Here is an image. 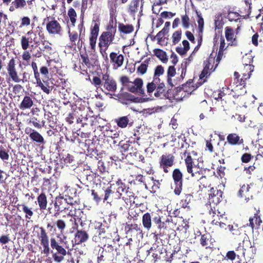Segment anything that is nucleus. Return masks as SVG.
<instances>
[{
	"instance_id": "nucleus-55",
	"label": "nucleus",
	"mask_w": 263,
	"mask_h": 263,
	"mask_svg": "<svg viewBox=\"0 0 263 263\" xmlns=\"http://www.w3.org/2000/svg\"><path fill=\"white\" fill-rule=\"evenodd\" d=\"M22 58L23 61V64L25 66H27L29 64V62L31 58V54L29 53V51L25 50L22 54Z\"/></svg>"
},
{
	"instance_id": "nucleus-21",
	"label": "nucleus",
	"mask_w": 263,
	"mask_h": 263,
	"mask_svg": "<svg viewBox=\"0 0 263 263\" xmlns=\"http://www.w3.org/2000/svg\"><path fill=\"white\" fill-rule=\"evenodd\" d=\"M75 231L76 232L74 235V239L72 240V248L77 245L86 242L89 238V235L86 231L83 230H79L78 229Z\"/></svg>"
},
{
	"instance_id": "nucleus-26",
	"label": "nucleus",
	"mask_w": 263,
	"mask_h": 263,
	"mask_svg": "<svg viewBox=\"0 0 263 263\" xmlns=\"http://www.w3.org/2000/svg\"><path fill=\"white\" fill-rule=\"evenodd\" d=\"M66 194L64 198L65 203L68 205L77 204V191L76 189L69 188L66 191Z\"/></svg>"
},
{
	"instance_id": "nucleus-33",
	"label": "nucleus",
	"mask_w": 263,
	"mask_h": 263,
	"mask_svg": "<svg viewBox=\"0 0 263 263\" xmlns=\"http://www.w3.org/2000/svg\"><path fill=\"white\" fill-rule=\"evenodd\" d=\"M17 211H23L25 215V217L26 219H30L33 216L34 213L32 210V208L29 207L26 204H17L15 205Z\"/></svg>"
},
{
	"instance_id": "nucleus-35",
	"label": "nucleus",
	"mask_w": 263,
	"mask_h": 263,
	"mask_svg": "<svg viewBox=\"0 0 263 263\" xmlns=\"http://www.w3.org/2000/svg\"><path fill=\"white\" fill-rule=\"evenodd\" d=\"M26 6L25 0H13L9 8L10 12H13L17 9H23Z\"/></svg>"
},
{
	"instance_id": "nucleus-32",
	"label": "nucleus",
	"mask_w": 263,
	"mask_h": 263,
	"mask_svg": "<svg viewBox=\"0 0 263 263\" xmlns=\"http://www.w3.org/2000/svg\"><path fill=\"white\" fill-rule=\"evenodd\" d=\"M36 202L40 210L44 211L47 209L48 200L46 192L42 191L37 197Z\"/></svg>"
},
{
	"instance_id": "nucleus-57",
	"label": "nucleus",
	"mask_w": 263,
	"mask_h": 263,
	"mask_svg": "<svg viewBox=\"0 0 263 263\" xmlns=\"http://www.w3.org/2000/svg\"><path fill=\"white\" fill-rule=\"evenodd\" d=\"M193 81L190 80L185 84L182 85V89L185 92H191L194 90Z\"/></svg>"
},
{
	"instance_id": "nucleus-25",
	"label": "nucleus",
	"mask_w": 263,
	"mask_h": 263,
	"mask_svg": "<svg viewBox=\"0 0 263 263\" xmlns=\"http://www.w3.org/2000/svg\"><path fill=\"white\" fill-rule=\"evenodd\" d=\"M201 235L200 238V244L202 247H205L206 249L214 248V239L212 238L211 235L209 232H205L202 234L200 232Z\"/></svg>"
},
{
	"instance_id": "nucleus-15",
	"label": "nucleus",
	"mask_w": 263,
	"mask_h": 263,
	"mask_svg": "<svg viewBox=\"0 0 263 263\" xmlns=\"http://www.w3.org/2000/svg\"><path fill=\"white\" fill-rule=\"evenodd\" d=\"M102 80V85L106 90L112 92H115L117 90V82L108 74L106 73L103 74Z\"/></svg>"
},
{
	"instance_id": "nucleus-11",
	"label": "nucleus",
	"mask_w": 263,
	"mask_h": 263,
	"mask_svg": "<svg viewBox=\"0 0 263 263\" xmlns=\"http://www.w3.org/2000/svg\"><path fill=\"white\" fill-rule=\"evenodd\" d=\"M175 157L172 153H165L162 155L159 158V163L160 168L163 172L168 173L169 168L175 164Z\"/></svg>"
},
{
	"instance_id": "nucleus-20",
	"label": "nucleus",
	"mask_w": 263,
	"mask_h": 263,
	"mask_svg": "<svg viewBox=\"0 0 263 263\" xmlns=\"http://www.w3.org/2000/svg\"><path fill=\"white\" fill-rule=\"evenodd\" d=\"M114 121L119 127L121 128H125L127 126L132 127L134 123V120L132 119V117L130 114L117 118L114 119Z\"/></svg>"
},
{
	"instance_id": "nucleus-53",
	"label": "nucleus",
	"mask_w": 263,
	"mask_h": 263,
	"mask_svg": "<svg viewBox=\"0 0 263 263\" xmlns=\"http://www.w3.org/2000/svg\"><path fill=\"white\" fill-rule=\"evenodd\" d=\"M182 35V31L180 29L175 31L172 34V42L174 45L178 44L181 39Z\"/></svg>"
},
{
	"instance_id": "nucleus-46",
	"label": "nucleus",
	"mask_w": 263,
	"mask_h": 263,
	"mask_svg": "<svg viewBox=\"0 0 263 263\" xmlns=\"http://www.w3.org/2000/svg\"><path fill=\"white\" fill-rule=\"evenodd\" d=\"M70 43L72 46L76 47L77 41L78 42L79 38V34L76 31L71 32L70 30L68 31Z\"/></svg>"
},
{
	"instance_id": "nucleus-39",
	"label": "nucleus",
	"mask_w": 263,
	"mask_h": 263,
	"mask_svg": "<svg viewBox=\"0 0 263 263\" xmlns=\"http://www.w3.org/2000/svg\"><path fill=\"white\" fill-rule=\"evenodd\" d=\"M119 31L124 34H129L133 32L134 27L132 25L119 23L118 25Z\"/></svg>"
},
{
	"instance_id": "nucleus-52",
	"label": "nucleus",
	"mask_w": 263,
	"mask_h": 263,
	"mask_svg": "<svg viewBox=\"0 0 263 263\" xmlns=\"http://www.w3.org/2000/svg\"><path fill=\"white\" fill-rule=\"evenodd\" d=\"M148 65V60L146 59L137 68V72L141 75L145 74L147 71Z\"/></svg>"
},
{
	"instance_id": "nucleus-6",
	"label": "nucleus",
	"mask_w": 263,
	"mask_h": 263,
	"mask_svg": "<svg viewBox=\"0 0 263 263\" xmlns=\"http://www.w3.org/2000/svg\"><path fill=\"white\" fill-rule=\"evenodd\" d=\"M117 184L119 186L117 189V192L120 193V196L122 197V199L127 205H132L135 204V199L136 197L135 196V194L131 190L129 187L126 188L125 184L122 183L121 180L117 181ZM136 205H138V204L136 203Z\"/></svg>"
},
{
	"instance_id": "nucleus-60",
	"label": "nucleus",
	"mask_w": 263,
	"mask_h": 263,
	"mask_svg": "<svg viewBox=\"0 0 263 263\" xmlns=\"http://www.w3.org/2000/svg\"><path fill=\"white\" fill-rule=\"evenodd\" d=\"M181 23L183 28L186 29L190 26V20L189 16L185 14L181 15Z\"/></svg>"
},
{
	"instance_id": "nucleus-49",
	"label": "nucleus",
	"mask_w": 263,
	"mask_h": 263,
	"mask_svg": "<svg viewBox=\"0 0 263 263\" xmlns=\"http://www.w3.org/2000/svg\"><path fill=\"white\" fill-rule=\"evenodd\" d=\"M224 24V22L222 17V13H219L215 15L214 20V26L215 29H221Z\"/></svg>"
},
{
	"instance_id": "nucleus-61",
	"label": "nucleus",
	"mask_w": 263,
	"mask_h": 263,
	"mask_svg": "<svg viewBox=\"0 0 263 263\" xmlns=\"http://www.w3.org/2000/svg\"><path fill=\"white\" fill-rule=\"evenodd\" d=\"M68 15L70 18V20L72 24L74 25L76 22L77 13L73 8H70L69 9L68 11Z\"/></svg>"
},
{
	"instance_id": "nucleus-34",
	"label": "nucleus",
	"mask_w": 263,
	"mask_h": 263,
	"mask_svg": "<svg viewBox=\"0 0 263 263\" xmlns=\"http://www.w3.org/2000/svg\"><path fill=\"white\" fill-rule=\"evenodd\" d=\"M33 105V98L29 96H25L18 106L21 110H24L31 108Z\"/></svg>"
},
{
	"instance_id": "nucleus-63",
	"label": "nucleus",
	"mask_w": 263,
	"mask_h": 263,
	"mask_svg": "<svg viewBox=\"0 0 263 263\" xmlns=\"http://www.w3.org/2000/svg\"><path fill=\"white\" fill-rule=\"evenodd\" d=\"M29 40L27 39L26 35H23L21 39V45L22 49L24 50H27L30 46V44L29 43Z\"/></svg>"
},
{
	"instance_id": "nucleus-1",
	"label": "nucleus",
	"mask_w": 263,
	"mask_h": 263,
	"mask_svg": "<svg viewBox=\"0 0 263 263\" xmlns=\"http://www.w3.org/2000/svg\"><path fill=\"white\" fill-rule=\"evenodd\" d=\"M152 219L157 226V230L152 233L154 237L156 239L158 237H164L165 238L169 237V231L171 230L170 225L172 224V221L167 218L165 221L162 222L160 215L152 217L150 213L146 212L142 216V222L143 227L147 230H149L152 228Z\"/></svg>"
},
{
	"instance_id": "nucleus-14",
	"label": "nucleus",
	"mask_w": 263,
	"mask_h": 263,
	"mask_svg": "<svg viewBox=\"0 0 263 263\" xmlns=\"http://www.w3.org/2000/svg\"><path fill=\"white\" fill-rule=\"evenodd\" d=\"M143 0H132L127 7V12L132 16H135L138 13V16L143 15L144 6Z\"/></svg>"
},
{
	"instance_id": "nucleus-27",
	"label": "nucleus",
	"mask_w": 263,
	"mask_h": 263,
	"mask_svg": "<svg viewBox=\"0 0 263 263\" xmlns=\"http://www.w3.org/2000/svg\"><path fill=\"white\" fill-rule=\"evenodd\" d=\"M254 192L249 185H242L238 192V195L248 202L250 199H252Z\"/></svg>"
},
{
	"instance_id": "nucleus-8",
	"label": "nucleus",
	"mask_w": 263,
	"mask_h": 263,
	"mask_svg": "<svg viewBox=\"0 0 263 263\" xmlns=\"http://www.w3.org/2000/svg\"><path fill=\"white\" fill-rule=\"evenodd\" d=\"M45 22L46 30L49 34L62 35L63 28L60 23L54 17H47L44 20V23Z\"/></svg>"
},
{
	"instance_id": "nucleus-50",
	"label": "nucleus",
	"mask_w": 263,
	"mask_h": 263,
	"mask_svg": "<svg viewBox=\"0 0 263 263\" xmlns=\"http://www.w3.org/2000/svg\"><path fill=\"white\" fill-rule=\"evenodd\" d=\"M193 195L191 194H186L183 198L180 200V204L183 208L185 209L189 207V204L190 203Z\"/></svg>"
},
{
	"instance_id": "nucleus-36",
	"label": "nucleus",
	"mask_w": 263,
	"mask_h": 263,
	"mask_svg": "<svg viewBox=\"0 0 263 263\" xmlns=\"http://www.w3.org/2000/svg\"><path fill=\"white\" fill-rule=\"evenodd\" d=\"M228 142L232 145H239L243 142L242 139H240V137L235 133L230 134L227 137Z\"/></svg>"
},
{
	"instance_id": "nucleus-40",
	"label": "nucleus",
	"mask_w": 263,
	"mask_h": 263,
	"mask_svg": "<svg viewBox=\"0 0 263 263\" xmlns=\"http://www.w3.org/2000/svg\"><path fill=\"white\" fill-rule=\"evenodd\" d=\"M153 51L155 55H156L162 62L165 63L167 62L168 58L165 51L159 48L155 49Z\"/></svg>"
},
{
	"instance_id": "nucleus-59",
	"label": "nucleus",
	"mask_w": 263,
	"mask_h": 263,
	"mask_svg": "<svg viewBox=\"0 0 263 263\" xmlns=\"http://www.w3.org/2000/svg\"><path fill=\"white\" fill-rule=\"evenodd\" d=\"M45 116H47V120L49 123V126L50 127L53 128L55 125L56 121H54V116L52 114V113L48 112L47 114H44Z\"/></svg>"
},
{
	"instance_id": "nucleus-37",
	"label": "nucleus",
	"mask_w": 263,
	"mask_h": 263,
	"mask_svg": "<svg viewBox=\"0 0 263 263\" xmlns=\"http://www.w3.org/2000/svg\"><path fill=\"white\" fill-rule=\"evenodd\" d=\"M234 83H235L236 84V88H238L239 86H242L243 89L240 88L242 90V93H246V90L244 88L246 86L247 80H243L244 81L243 83H245V84H242V83L240 82V81L241 80H242L243 78L242 76L241 78H240V74L238 72L235 71L234 73Z\"/></svg>"
},
{
	"instance_id": "nucleus-17",
	"label": "nucleus",
	"mask_w": 263,
	"mask_h": 263,
	"mask_svg": "<svg viewBox=\"0 0 263 263\" xmlns=\"http://www.w3.org/2000/svg\"><path fill=\"white\" fill-rule=\"evenodd\" d=\"M133 85L128 86V90L134 93H138L141 96H145V91L143 88V82L142 79L137 78L135 79Z\"/></svg>"
},
{
	"instance_id": "nucleus-28",
	"label": "nucleus",
	"mask_w": 263,
	"mask_h": 263,
	"mask_svg": "<svg viewBox=\"0 0 263 263\" xmlns=\"http://www.w3.org/2000/svg\"><path fill=\"white\" fill-rule=\"evenodd\" d=\"M110 63L112 64L115 68L120 67L123 64L124 58L122 54L112 52L109 54Z\"/></svg>"
},
{
	"instance_id": "nucleus-43",
	"label": "nucleus",
	"mask_w": 263,
	"mask_h": 263,
	"mask_svg": "<svg viewBox=\"0 0 263 263\" xmlns=\"http://www.w3.org/2000/svg\"><path fill=\"white\" fill-rule=\"evenodd\" d=\"M228 229L231 234L234 236V238L240 236L241 234V229L237 225H228Z\"/></svg>"
},
{
	"instance_id": "nucleus-10",
	"label": "nucleus",
	"mask_w": 263,
	"mask_h": 263,
	"mask_svg": "<svg viewBox=\"0 0 263 263\" xmlns=\"http://www.w3.org/2000/svg\"><path fill=\"white\" fill-rule=\"evenodd\" d=\"M15 60L14 58L10 59L7 63L6 69L8 72V78L7 81H12L14 83H18L21 80V78L18 74Z\"/></svg>"
},
{
	"instance_id": "nucleus-2",
	"label": "nucleus",
	"mask_w": 263,
	"mask_h": 263,
	"mask_svg": "<svg viewBox=\"0 0 263 263\" xmlns=\"http://www.w3.org/2000/svg\"><path fill=\"white\" fill-rule=\"evenodd\" d=\"M50 246L52 250L55 251L52 253V258L57 263H60L64 260L67 254H69L73 248L70 249L67 241L62 240L59 242L55 238L50 239Z\"/></svg>"
},
{
	"instance_id": "nucleus-12",
	"label": "nucleus",
	"mask_w": 263,
	"mask_h": 263,
	"mask_svg": "<svg viewBox=\"0 0 263 263\" xmlns=\"http://www.w3.org/2000/svg\"><path fill=\"white\" fill-rule=\"evenodd\" d=\"M246 57H243L242 66L239 69L240 74L242 76V80H248L251 75V73L254 70V66L251 63L253 62L252 58H248V63L246 61ZM243 80H241L240 82L243 83ZM243 83H242L243 84Z\"/></svg>"
},
{
	"instance_id": "nucleus-56",
	"label": "nucleus",
	"mask_w": 263,
	"mask_h": 263,
	"mask_svg": "<svg viewBox=\"0 0 263 263\" xmlns=\"http://www.w3.org/2000/svg\"><path fill=\"white\" fill-rule=\"evenodd\" d=\"M239 16L240 14L236 12L229 11L228 12L227 18L230 22H237L239 19Z\"/></svg>"
},
{
	"instance_id": "nucleus-13",
	"label": "nucleus",
	"mask_w": 263,
	"mask_h": 263,
	"mask_svg": "<svg viewBox=\"0 0 263 263\" xmlns=\"http://www.w3.org/2000/svg\"><path fill=\"white\" fill-rule=\"evenodd\" d=\"M39 232L37 233V237L40 240L41 245L43 247V253L48 255L50 253L49 237L44 228L39 227Z\"/></svg>"
},
{
	"instance_id": "nucleus-24",
	"label": "nucleus",
	"mask_w": 263,
	"mask_h": 263,
	"mask_svg": "<svg viewBox=\"0 0 263 263\" xmlns=\"http://www.w3.org/2000/svg\"><path fill=\"white\" fill-rule=\"evenodd\" d=\"M65 202L64 197L61 195L57 196L54 200V216L57 217L62 212L66 211V206H64Z\"/></svg>"
},
{
	"instance_id": "nucleus-44",
	"label": "nucleus",
	"mask_w": 263,
	"mask_h": 263,
	"mask_svg": "<svg viewBox=\"0 0 263 263\" xmlns=\"http://www.w3.org/2000/svg\"><path fill=\"white\" fill-rule=\"evenodd\" d=\"M176 68L174 66H170L167 71V81L168 84L171 86H173L172 78L176 74Z\"/></svg>"
},
{
	"instance_id": "nucleus-5",
	"label": "nucleus",
	"mask_w": 263,
	"mask_h": 263,
	"mask_svg": "<svg viewBox=\"0 0 263 263\" xmlns=\"http://www.w3.org/2000/svg\"><path fill=\"white\" fill-rule=\"evenodd\" d=\"M79 204L75 205H68L66 206V211H68V216H70L71 218L69 219L70 223V232L73 233L79 228L77 220H81V214H83V211L78 208Z\"/></svg>"
},
{
	"instance_id": "nucleus-9",
	"label": "nucleus",
	"mask_w": 263,
	"mask_h": 263,
	"mask_svg": "<svg viewBox=\"0 0 263 263\" xmlns=\"http://www.w3.org/2000/svg\"><path fill=\"white\" fill-rule=\"evenodd\" d=\"M172 177L174 185V193L176 195L179 196L183 188V173L179 168H175L172 172Z\"/></svg>"
},
{
	"instance_id": "nucleus-51",
	"label": "nucleus",
	"mask_w": 263,
	"mask_h": 263,
	"mask_svg": "<svg viewBox=\"0 0 263 263\" xmlns=\"http://www.w3.org/2000/svg\"><path fill=\"white\" fill-rule=\"evenodd\" d=\"M159 84L157 86V91L155 92L154 95L156 97H161L162 95H164L165 92V86L164 83L158 82Z\"/></svg>"
},
{
	"instance_id": "nucleus-3",
	"label": "nucleus",
	"mask_w": 263,
	"mask_h": 263,
	"mask_svg": "<svg viewBox=\"0 0 263 263\" xmlns=\"http://www.w3.org/2000/svg\"><path fill=\"white\" fill-rule=\"evenodd\" d=\"M183 156L185 158L184 162L187 172L190 174L192 177H194L197 180L205 178V176L203 175V173L205 171L202 168L198 167L194 164V162L190 152L185 150L183 154Z\"/></svg>"
},
{
	"instance_id": "nucleus-29",
	"label": "nucleus",
	"mask_w": 263,
	"mask_h": 263,
	"mask_svg": "<svg viewBox=\"0 0 263 263\" xmlns=\"http://www.w3.org/2000/svg\"><path fill=\"white\" fill-rule=\"evenodd\" d=\"M29 122L32 123L34 127L41 129L45 126L46 121L41 114H35V116L31 118Z\"/></svg>"
},
{
	"instance_id": "nucleus-30",
	"label": "nucleus",
	"mask_w": 263,
	"mask_h": 263,
	"mask_svg": "<svg viewBox=\"0 0 263 263\" xmlns=\"http://www.w3.org/2000/svg\"><path fill=\"white\" fill-rule=\"evenodd\" d=\"M225 36L230 44L231 45H237L236 35L232 27L228 26L225 28Z\"/></svg>"
},
{
	"instance_id": "nucleus-31",
	"label": "nucleus",
	"mask_w": 263,
	"mask_h": 263,
	"mask_svg": "<svg viewBox=\"0 0 263 263\" xmlns=\"http://www.w3.org/2000/svg\"><path fill=\"white\" fill-rule=\"evenodd\" d=\"M78 28L79 32V38L76 43V46L80 50L85 43V28L83 22L78 25Z\"/></svg>"
},
{
	"instance_id": "nucleus-16",
	"label": "nucleus",
	"mask_w": 263,
	"mask_h": 263,
	"mask_svg": "<svg viewBox=\"0 0 263 263\" xmlns=\"http://www.w3.org/2000/svg\"><path fill=\"white\" fill-rule=\"evenodd\" d=\"M100 30V23H95L93 26L90 28V32L89 35V42L90 48L95 51L98 36Z\"/></svg>"
},
{
	"instance_id": "nucleus-19",
	"label": "nucleus",
	"mask_w": 263,
	"mask_h": 263,
	"mask_svg": "<svg viewBox=\"0 0 263 263\" xmlns=\"http://www.w3.org/2000/svg\"><path fill=\"white\" fill-rule=\"evenodd\" d=\"M223 192L217 187H212L210 190L209 202L210 205H217L222 199Z\"/></svg>"
},
{
	"instance_id": "nucleus-48",
	"label": "nucleus",
	"mask_w": 263,
	"mask_h": 263,
	"mask_svg": "<svg viewBox=\"0 0 263 263\" xmlns=\"http://www.w3.org/2000/svg\"><path fill=\"white\" fill-rule=\"evenodd\" d=\"M27 39L29 40V43H33L34 44H38L39 41L37 37L36 34L34 33L32 30H30L26 33L25 35Z\"/></svg>"
},
{
	"instance_id": "nucleus-23",
	"label": "nucleus",
	"mask_w": 263,
	"mask_h": 263,
	"mask_svg": "<svg viewBox=\"0 0 263 263\" xmlns=\"http://www.w3.org/2000/svg\"><path fill=\"white\" fill-rule=\"evenodd\" d=\"M25 132L27 135H29V138L33 142L36 143L39 145L45 143L44 137L36 130L31 128H26Z\"/></svg>"
},
{
	"instance_id": "nucleus-62",
	"label": "nucleus",
	"mask_w": 263,
	"mask_h": 263,
	"mask_svg": "<svg viewBox=\"0 0 263 263\" xmlns=\"http://www.w3.org/2000/svg\"><path fill=\"white\" fill-rule=\"evenodd\" d=\"M130 156H137L138 158L136 159V161H141L142 163H145V158L144 157L141 155L137 149H135V151L133 152H130L128 155H127L126 156L128 157Z\"/></svg>"
},
{
	"instance_id": "nucleus-41",
	"label": "nucleus",
	"mask_w": 263,
	"mask_h": 263,
	"mask_svg": "<svg viewBox=\"0 0 263 263\" xmlns=\"http://www.w3.org/2000/svg\"><path fill=\"white\" fill-rule=\"evenodd\" d=\"M160 81L159 78H154L152 82L148 83L146 85L147 92L150 95L155 89H157V84Z\"/></svg>"
},
{
	"instance_id": "nucleus-38",
	"label": "nucleus",
	"mask_w": 263,
	"mask_h": 263,
	"mask_svg": "<svg viewBox=\"0 0 263 263\" xmlns=\"http://www.w3.org/2000/svg\"><path fill=\"white\" fill-rule=\"evenodd\" d=\"M124 230L126 234H128L133 231L139 232L140 233L142 232L140 226L137 223L129 224L126 222L125 224Z\"/></svg>"
},
{
	"instance_id": "nucleus-4",
	"label": "nucleus",
	"mask_w": 263,
	"mask_h": 263,
	"mask_svg": "<svg viewBox=\"0 0 263 263\" xmlns=\"http://www.w3.org/2000/svg\"><path fill=\"white\" fill-rule=\"evenodd\" d=\"M117 32L116 26H114L113 22L106 26V31H103L99 38L98 46L109 47L113 44Z\"/></svg>"
},
{
	"instance_id": "nucleus-45",
	"label": "nucleus",
	"mask_w": 263,
	"mask_h": 263,
	"mask_svg": "<svg viewBox=\"0 0 263 263\" xmlns=\"http://www.w3.org/2000/svg\"><path fill=\"white\" fill-rule=\"evenodd\" d=\"M261 222L260 217L255 214L253 218L250 217L249 218V223L247 224V226L251 227L252 229L253 230L255 227H259Z\"/></svg>"
},
{
	"instance_id": "nucleus-58",
	"label": "nucleus",
	"mask_w": 263,
	"mask_h": 263,
	"mask_svg": "<svg viewBox=\"0 0 263 263\" xmlns=\"http://www.w3.org/2000/svg\"><path fill=\"white\" fill-rule=\"evenodd\" d=\"M225 41L223 37L221 36L220 38V47L218 53V60H221L223 55V52L225 47Z\"/></svg>"
},
{
	"instance_id": "nucleus-54",
	"label": "nucleus",
	"mask_w": 263,
	"mask_h": 263,
	"mask_svg": "<svg viewBox=\"0 0 263 263\" xmlns=\"http://www.w3.org/2000/svg\"><path fill=\"white\" fill-rule=\"evenodd\" d=\"M33 72H34V78L36 81L37 85L38 86H39L43 91H45H45H47L48 90L46 88V87H44V86L43 85V82L41 80L40 74V72H39V71L38 70L35 71H33Z\"/></svg>"
},
{
	"instance_id": "nucleus-7",
	"label": "nucleus",
	"mask_w": 263,
	"mask_h": 263,
	"mask_svg": "<svg viewBox=\"0 0 263 263\" xmlns=\"http://www.w3.org/2000/svg\"><path fill=\"white\" fill-rule=\"evenodd\" d=\"M220 60H218V55L211 53L209 58L204 61V68L202 71L200 78H207L213 72L218 65Z\"/></svg>"
},
{
	"instance_id": "nucleus-18",
	"label": "nucleus",
	"mask_w": 263,
	"mask_h": 263,
	"mask_svg": "<svg viewBox=\"0 0 263 263\" xmlns=\"http://www.w3.org/2000/svg\"><path fill=\"white\" fill-rule=\"evenodd\" d=\"M252 248L251 242L249 240L244 239L242 241V245L239 244V246L236 248L234 253L238 258L241 260L242 258H245L246 252L249 249Z\"/></svg>"
},
{
	"instance_id": "nucleus-22",
	"label": "nucleus",
	"mask_w": 263,
	"mask_h": 263,
	"mask_svg": "<svg viewBox=\"0 0 263 263\" xmlns=\"http://www.w3.org/2000/svg\"><path fill=\"white\" fill-rule=\"evenodd\" d=\"M46 228L49 232L55 231L57 228L58 231L62 234L66 228V223L64 220L58 219L53 223L51 222H47Z\"/></svg>"
},
{
	"instance_id": "nucleus-42",
	"label": "nucleus",
	"mask_w": 263,
	"mask_h": 263,
	"mask_svg": "<svg viewBox=\"0 0 263 263\" xmlns=\"http://www.w3.org/2000/svg\"><path fill=\"white\" fill-rule=\"evenodd\" d=\"M114 248L110 244L105 245L103 248V254H105V256H108L110 259L114 257Z\"/></svg>"
},
{
	"instance_id": "nucleus-47",
	"label": "nucleus",
	"mask_w": 263,
	"mask_h": 263,
	"mask_svg": "<svg viewBox=\"0 0 263 263\" xmlns=\"http://www.w3.org/2000/svg\"><path fill=\"white\" fill-rule=\"evenodd\" d=\"M66 139L67 141H70L72 143H78L80 144L83 143L82 140L80 137V133L76 132L72 133V135L70 136H66Z\"/></svg>"
},
{
	"instance_id": "nucleus-64",
	"label": "nucleus",
	"mask_w": 263,
	"mask_h": 263,
	"mask_svg": "<svg viewBox=\"0 0 263 263\" xmlns=\"http://www.w3.org/2000/svg\"><path fill=\"white\" fill-rule=\"evenodd\" d=\"M31 24L30 18L27 16H24L21 18L20 28L27 27Z\"/></svg>"
}]
</instances>
